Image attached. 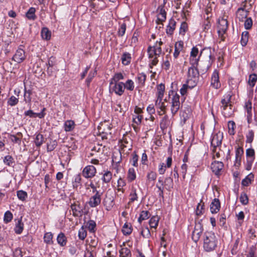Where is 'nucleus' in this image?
Wrapping results in <instances>:
<instances>
[{
  "label": "nucleus",
  "instance_id": "f03ea898",
  "mask_svg": "<svg viewBox=\"0 0 257 257\" xmlns=\"http://www.w3.org/2000/svg\"><path fill=\"white\" fill-rule=\"evenodd\" d=\"M231 95L230 94H226L223 96L221 100V107L223 108L222 112L225 117H230L233 113L231 104Z\"/></svg>",
  "mask_w": 257,
  "mask_h": 257
},
{
  "label": "nucleus",
  "instance_id": "6e6d98bb",
  "mask_svg": "<svg viewBox=\"0 0 257 257\" xmlns=\"http://www.w3.org/2000/svg\"><path fill=\"white\" fill-rule=\"evenodd\" d=\"M13 217V215L12 212L10 211H7L4 214V221L6 223H9L12 220Z\"/></svg>",
  "mask_w": 257,
  "mask_h": 257
},
{
  "label": "nucleus",
  "instance_id": "4d7b16f0",
  "mask_svg": "<svg viewBox=\"0 0 257 257\" xmlns=\"http://www.w3.org/2000/svg\"><path fill=\"white\" fill-rule=\"evenodd\" d=\"M126 26L125 23H123L120 25V27L117 32V34L119 37H121L124 35L126 31Z\"/></svg>",
  "mask_w": 257,
  "mask_h": 257
},
{
  "label": "nucleus",
  "instance_id": "4c0bfd02",
  "mask_svg": "<svg viewBox=\"0 0 257 257\" xmlns=\"http://www.w3.org/2000/svg\"><path fill=\"white\" fill-rule=\"evenodd\" d=\"M120 257H132V253L130 249L127 247H122L119 251Z\"/></svg>",
  "mask_w": 257,
  "mask_h": 257
},
{
  "label": "nucleus",
  "instance_id": "1a4fd4ad",
  "mask_svg": "<svg viewBox=\"0 0 257 257\" xmlns=\"http://www.w3.org/2000/svg\"><path fill=\"white\" fill-rule=\"evenodd\" d=\"M203 231V227L200 222L195 223L194 230L192 234V238L194 241L197 242L200 238Z\"/></svg>",
  "mask_w": 257,
  "mask_h": 257
},
{
  "label": "nucleus",
  "instance_id": "69168bd1",
  "mask_svg": "<svg viewBox=\"0 0 257 257\" xmlns=\"http://www.w3.org/2000/svg\"><path fill=\"white\" fill-rule=\"evenodd\" d=\"M17 194L18 198L22 201L25 200L28 196L27 192L23 190L18 191Z\"/></svg>",
  "mask_w": 257,
  "mask_h": 257
},
{
  "label": "nucleus",
  "instance_id": "a878e982",
  "mask_svg": "<svg viewBox=\"0 0 257 257\" xmlns=\"http://www.w3.org/2000/svg\"><path fill=\"white\" fill-rule=\"evenodd\" d=\"M121 62L124 65H128L131 63L132 57L130 53L128 52H124L121 56Z\"/></svg>",
  "mask_w": 257,
  "mask_h": 257
},
{
  "label": "nucleus",
  "instance_id": "473e14b6",
  "mask_svg": "<svg viewBox=\"0 0 257 257\" xmlns=\"http://www.w3.org/2000/svg\"><path fill=\"white\" fill-rule=\"evenodd\" d=\"M112 179V173L108 170L104 171L102 180L103 182L105 183H109Z\"/></svg>",
  "mask_w": 257,
  "mask_h": 257
},
{
  "label": "nucleus",
  "instance_id": "aec40b11",
  "mask_svg": "<svg viewBox=\"0 0 257 257\" xmlns=\"http://www.w3.org/2000/svg\"><path fill=\"white\" fill-rule=\"evenodd\" d=\"M220 209V203L218 199L215 198L210 205V209L212 213H217Z\"/></svg>",
  "mask_w": 257,
  "mask_h": 257
},
{
  "label": "nucleus",
  "instance_id": "bf43d9fd",
  "mask_svg": "<svg viewBox=\"0 0 257 257\" xmlns=\"http://www.w3.org/2000/svg\"><path fill=\"white\" fill-rule=\"evenodd\" d=\"M19 102V99L15 96H12L8 100V104L11 106L17 105Z\"/></svg>",
  "mask_w": 257,
  "mask_h": 257
},
{
  "label": "nucleus",
  "instance_id": "6e6552de",
  "mask_svg": "<svg viewBox=\"0 0 257 257\" xmlns=\"http://www.w3.org/2000/svg\"><path fill=\"white\" fill-rule=\"evenodd\" d=\"M223 139V133L218 132L217 133L212 135V138L211 141V145L213 148V151H216V148L221 145L222 141Z\"/></svg>",
  "mask_w": 257,
  "mask_h": 257
},
{
  "label": "nucleus",
  "instance_id": "338daca9",
  "mask_svg": "<svg viewBox=\"0 0 257 257\" xmlns=\"http://www.w3.org/2000/svg\"><path fill=\"white\" fill-rule=\"evenodd\" d=\"M228 133L230 135L234 134V128L235 127V124L233 121H229L228 122Z\"/></svg>",
  "mask_w": 257,
  "mask_h": 257
},
{
  "label": "nucleus",
  "instance_id": "49530a36",
  "mask_svg": "<svg viewBox=\"0 0 257 257\" xmlns=\"http://www.w3.org/2000/svg\"><path fill=\"white\" fill-rule=\"evenodd\" d=\"M44 138L42 135L38 134L36 136L35 144L37 147H40L43 143Z\"/></svg>",
  "mask_w": 257,
  "mask_h": 257
},
{
  "label": "nucleus",
  "instance_id": "ea45409f",
  "mask_svg": "<svg viewBox=\"0 0 257 257\" xmlns=\"http://www.w3.org/2000/svg\"><path fill=\"white\" fill-rule=\"evenodd\" d=\"M24 229V223L22 220H19L15 227V231L18 234H21Z\"/></svg>",
  "mask_w": 257,
  "mask_h": 257
},
{
  "label": "nucleus",
  "instance_id": "9b49d317",
  "mask_svg": "<svg viewBox=\"0 0 257 257\" xmlns=\"http://www.w3.org/2000/svg\"><path fill=\"white\" fill-rule=\"evenodd\" d=\"M102 194V193L97 192L90 198L88 204L90 207H96L100 204Z\"/></svg>",
  "mask_w": 257,
  "mask_h": 257
},
{
  "label": "nucleus",
  "instance_id": "680f3d73",
  "mask_svg": "<svg viewBox=\"0 0 257 257\" xmlns=\"http://www.w3.org/2000/svg\"><path fill=\"white\" fill-rule=\"evenodd\" d=\"M122 231L124 235H129L132 233V229L131 226L125 223L123 226Z\"/></svg>",
  "mask_w": 257,
  "mask_h": 257
},
{
  "label": "nucleus",
  "instance_id": "393cba45",
  "mask_svg": "<svg viewBox=\"0 0 257 257\" xmlns=\"http://www.w3.org/2000/svg\"><path fill=\"white\" fill-rule=\"evenodd\" d=\"M71 209L73 212V215L74 216H78L81 214L82 209L80 207V203L77 204L76 202H74L70 206Z\"/></svg>",
  "mask_w": 257,
  "mask_h": 257
},
{
  "label": "nucleus",
  "instance_id": "f257e3e1",
  "mask_svg": "<svg viewBox=\"0 0 257 257\" xmlns=\"http://www.w3.org/2000/svg\"><path fill=\"white\" fill-rule=\"evenodd\" d=\"M203 248L206 251H211L215 249L218 239L212 231H205L203 235Z\"/></svg>",
  "mask_w": 257,
  "mask_h": 257
},
{
  "label": "nucleus",
  "instance_id": "bb28decb",
  "mask_svg": "<svg viewBox=\"0 0 257 257\" xmlns=\"http://www.w3.org/2000/svg\"><path fill=\"white\" fill-rule=\"evenodd\" d=\"M23 137V135L21 133L19 132L16 135H11L10 137L11 141L18 145H21V140Z\"/></svg>",
  "mask_w": 257,
  "mask_h": 257
},
{
  "label": "nucleus",
  "instance_id": "a18cd8bd",
  "mask_svg": "<svg viewBox=\"0 0 257 257\" xmlns=\"http://www.w3.org/2000/svg\"><path fill=\"white\" fill-rule=\"evenodd\" d=\"M159 218L157 216H154L151 218L149 220V224L151 228H157L159 222Z\"/></svg>",
  "mask_w": 257,
  "mask_h": 257
},
{
  "label": "nucleus",
  "instance_id": "20e7f679",
  "mask_svg": "<svg viewBox=\"0 0 257 257\" xmlns=\"http://www.w3.org/2000/svg\"><path fill=\"white\" fill-rule=\"evenodd\" d=\"M204 52L209 57V64L211 65L213 62L215 60V57L212 54L211 49L210 48H205L201 51L198 57H190V64L191 65V67L197 68L200 57Z\"/></svg>",
  "mask_w": 257,
  "mask_h": 257
},
{
  "label": "nucleus",
  "instance_id": "4468645a",
  "mask_svg": "<svg viewBox=\"0 0 257 257\" xmlns=\"http://www.w3.org/2000/svg\"><path fill=\"white\" fill-rule=\"evenodd\" d=\"M26 58V55L25 51L22 48H19L12 59L15 62L20 63L22 62Z\"/></svg>",
  "mask_w": 257,
  "mask_h": 257
},
{
  "label": "nucleus",
  "instance_id": "c9c22d12",
  "mask_svg": "<svg viewBox=\"0 0 257 257\" xmlns=\"http://www.w3.org/2000/svg\"><path fill=\"white\" fill-rule=\"evenodd\" d=\"M164 185L167 190L170 191L174 186L173 179L171 177L166 178L164 180Z\"/></svg>",
  "mask_w": 257,
  "mask_h": 257
},
{
  "label": "nucleus",
  "instance_id": "412c9836",
  "mask_svg": "<svg viewBox=\"0 0 257 257\" xmlns=\"http://www.w3.org/2000/svg\"><path fill=\"white\" fill-rule=\"evenodd\" d=\"M244 108L246 112L247 122L250 123L252 119V104L250 100H248L245 103Z\"/></svg>",
  "mask_w": 257,
  "mask_h": 257
},
{
  "label": "nucleus",
  "instance_id": "7c9ffc66",
  "mask_svg": "<svg viewBox=\"0 0 257 257\" xmlns=\"http://www.w3.org/2000/svg\"><path fill=\"white\" fill-rule=\"evenodd\" d=\"M75 125V122L73 120H67L64 123V130L66 132H70L74 128Z\"/></svg>",
  "mask_w": 257,
  "mask_h": 257
},
{
  "label": "nucleus",
  "instance_id": "c85d7f7f",
  "mask_svg": "<svg viewBox=\"0 0 257 257\" xmlns=\"http://www.w3.org/2000/svg\"><path fill=\"white\" fill-rule=\"evenodd\" d=\"M36 9L35 8H30L28 12L26 13V17L29 20H35L36 19L37 17L35 15Z\"/></svg>",
  "mask_w": 257,
  "mask_h": 257
},
{
  "label": "nucleus",
  "instance_id": "a19ab883",
  "mask_svg": "<svg viewBox=\"0 0 257 257\" xmlns=\"http://www.w3.org/2000/svg\"><path fill=\"white\" fill-rule=\"evenodd\" d=\"M127 178L129 182H132L136 178L135 170L134 168H130L127 175Z\"/></svg>",
  "mask_w": 257,
  "mask_h": 257
},
{
  "label": "nucleus",
  "instance_id": "3c124183",
  "mask_svg": "<svg viewBox=\"0 0 257 257\" xmlns=\"http://www.w3.org/2000/svg\"><path fill=\"white\" fill-rule=\"evenodd\" d=\"M32 94V91L31 89L27 90L25 89L24 100L26 102L30 103L31 101V95Z\"/></svg>",
  "mask_w": 257,
  "mask_h": 257
},
{
  "label": "nucleus",
  "instance_id": "9d476101",
  "mask_svg": "<svg viewBox=\"0 0 257 257\" xmlns=\"http://www.w3.org/2000/svg\"><path fill=\"white\" fill-rule=\"evenodd\" d=\"M110 91L114 92L118 96L122 95L124 91V83L119 82L118 83H112L110 85L109 84Z\"/></svg>",
  "mask_w": 257,
  "mask_h": 257
},
{
  "label": "nucleus",
  "instance_id": "4be33fe9",
  "mask_svg": "<svg viewBox=\"0 0 257 257\" xmlns=\"http://www.w3.org/2000/svg\"><path fill=\"white\" fill-rule=\"evenodd\" d=\"M211 85L215 89H217L220 86L218 73L216 71H215L212 74Z\"/></svg>",
  "mask_w": 257,
  "mask_h": 257
},
{
  "label": "nucleus",
  "instance_id": "603ef678",
  "mask_svg": "<svg viewBox=\"0 0 257 257\" xmlns=\"http://www.w3.org/2000/svg\"><path fill=\"white\" fill-rule=\"evenodd\" d=\"M257 80V75L255 74H250L248 81V84L251 87H253Z\"/></svg>",
  "mask_w": 257,
  "mask_h": 257
},
{
  "label": "nucleus",
  "instance_id": "c756f323",
  "mask_svg": "<svg viewBox=\"0 0 257 257\" xmlns=\"http://www.w3.org/2000/svg\"><path fill=\"white\" fill-rule=\"evenodd\" d=\"M163 99H157L155 102L156 108L163 111V113L166 112L167 105L162 101Z\"/></svg>",
  "mask_w": 257,
  "mask_h": 257
},
{
  "label": "nucleus",
  "instance_id": "7ed1b4c3",
  "mask_svg": "<svg viewBox=\"0 0 257 257\" xmlns=\"http://www.w3.org/2000/svg\"><path fill=\"white\" fill-rule=\"evenodd\" d=\"M199 73L197 68L189 67L188 70V78L187 83L190 88L195 87L199 79Z\"/></svg>",
  "mask_w": 257,
  "mask_h": 257
},
{
  "label": "nucleus",
  "instance_id": "e2e57ef3",
  "mask_svg": "<svg viewBox=\"0 0 257 257\" xmlns=\"http://www.w3.org/2000/svg\"><path fill=\"white\" fill-rule=\"evenodd\" d=\"M187 30V24L185 22H182L180 27L179 34L184 36Z\"/></svg>",
  "mask_w": 257,
  "mask_h": 257
},
{
  "label": "nucleus",
  "instance_id": "0eeeda50",
  "mask_svg": "<svg viewBox=\"0 0 257 257\" xmlns=\"http://www.w3.org/2000/svg\"><path fill=\"white\" fill-rule=\"evenodd\" d=\"M163 44L162 41L159 42H157L155 46H153V49L155 51V57L151 60L150 63V67L152 68L154 66H156L158 63V57L162 53L161 45ZM154 53V52H153Z\"/></svg>",
  "mask_w": 257,
  "mask_h": 257
},
{
  "label": "nucleus",
  "instance_id": "5fc2aeb1",
  "mask_svg": "<svg viewBox=\"0 0 257 257\" xmlns=\"http://www.w3.org/2000/svg\"><path fill=\"white\" fill-rule=\"evenodd\" d=\"M87 227L91 232H94L95 231V228L96 227V223L92 220H90L87 223Z\"/></svg>",
  "mask_w": 257,
  "mask_h": 257
},
{
  "label": "nucleus",
  "instance_id": "dca6fc26",
  "mask_svg": "<svg viewBox=\"0 0 257 257\" xmlns=\"http://www.w3.org/2000/svg\"><path fill=\"white\" fill-rule=\"evenodd\" d=\"M45 110L46 108L44 107L40 113H36L34 112L33 110L30 109L25 111L24 112V115L25 116H28L31 118H35L38 117L40 118H42L44 117L46 115V113H45Z\"/></svg>",
  "mask_w": 257,
  "mask_h": 257
},
{
  "label": "nucleus",
  "instance_id": "39448f33",
  "mask_svg": "<svg viewBox=\"0 0 257 257\" xmlns=\"http://www.w3.org/2000/svg\"><path fill=\"white\" fill-rule=\"evenodd\" d=\"M169 95L170 96H172L171 102V111L172 116H174L177 113L180 107V96L173 90L170 91Z\"/></svg>",
  "mask_w": 257,
  "mask_h": 257
},
{
  "label": "nucleus",
  "instance_id": "09e8293b",
  "mask_svg": "<svg viewBox=\"0 0 257 257\" xmlns=\"http://www.w3.org/2000/svg\"><path fill=\"white\" fill-rule=\"evenodd\" d=\"M4 163L9 166H13L15 162L14 158L11 156L7 155L4 158Z\"/></svg>",
  "mask_w": 257,
  "mask_h": 257
},
{
  "label": "nucleus",
  "instance_id": "cd10ccee",
  "mask_svg": "<svg viewBox=\"0 0 257 257\" xmlns=\"http://www.w3.org/2000/svg\"><path fill=\"white\" fill-rule=\"evenodd\" d=\"M67 237L64 233L60 232L57 236V241L61 246H64L67 243Z\"/></svg>",
  "mask_w": 257,
  "mask_h": 257
},
{
  "label": "nucleus",
  "instance_id": "72a5a7b5",
  "mask_svg": "<svg viewBox=\"0 0 257 257\" xmlns=\"http://www.w3.org/2000/svg\"><path fill=\"white\" fill-rule=\"evenodd\" d=\"M41 36L44 40H50L51 36V31L46 27L43 28L41 30Z\"/></svg>",
  "mask_w": 257,
  "mask_h": 257
},
{
  "label": "nucleus",
  "instance_id": "c03bdc74",
  "mask_svg": "<svg viewBox=\"0 0 257 257\" xmlns=\"http://www.w3.org/2000/svg\"><path fill=\"white\" fill-rule=\"evenodd\" d=\"M53 234L51 232H47L44 236V241L48 244H52L53 243L52 240Z\"/></svg>",
  "mask_w": 257,
  "mask_h": 257
},
{
  "label": "nucleus",
  "instance_id": "f8f14e48",
  "mask_svg": "<svg viewBox=\"0 0 257 257\" xmlns=\"http://www.w3.org/2000/svg\"><path fill=\"white\" fill-rule=\"evenodd\" d=\"M96 173V169L93 165H88L83 169L82 174L85 178H92Z\"/></svg>",
  "mask_w": 257,
  "mask_h": 257
},
{
  "label": "nucleus",
  "instance_id": "8fccbe9b",
  "mask_svg": "<svg viewBox=\"0 0 257 257\" xmlns=\"http://www.w3.org/2000/svg\"><path fill=\"white\" fill-rule=\"evenodd\" d=\"M134 83L131 80L128 79L125 83H124V88L130 91H133L134 89Z\"/></svg>",
  "mask_w": 257,
  "mask_h": 257
},
{
  "label": "nucleus",
  "instance_id": "b1692460",
  "mask_svg": "<svg viewBox=\"0 0 257 257\" xmlns=\"http://www.w3.org/2000/svg\"><path fill=\"white\" fill-rule=\"evenodd\" d=\"M81 177L80 174L74 176L72 181V186L74 189L77 190L78 188H80L81 184Z\"/></svg>",
  "mask_w": 257,
  "mask_h": 257
},
{
  "label": "nucleus",
  "instance_id": "37998d69",
  "mask_svg": "<svg viewBox=\"0 0 257 257\" xmlns=\"http://www.w3.org/2000/svg\"><path fill=\"white\" fill-rule=\"evenodd\" d=\"M249 33L247 31H244L242 33L240 43L242 46H245L248 40Z\"/></svg>",
  "mask_w": 257,
  "mask_h": 257
},
{
  "label": "nucleus",
  "instance_id": "864d4df0",
  "mask_svg": "<svg viewBox=\"0 0 257 257\" xmlns=\"http://www.w3.org/2000/svg\"><path fill=\"white\" fill-rule=\"evenodd\" d=\"M246 155L247 157L250 158V163L251 164L254 159L255 152L253 149H247L246 151Z\"/></svg>",
  "mask_w": 257,
  "mask_h": 257
},
{
  "label": "nucleus",
  "instance_id": "f704fd0d",
  "mask_svg": "<svg viewBox=\"0 0 257 257\" xmlns=\"http://www.w3.org/2000/svg\"><path fill=\"white\" fill-rule=\"evenodd\" d=\"M124 79V76L121 73H115L113 77L110 80V85L112 83H118L119 81Z\"/></svg>",
  "mask_w": 257,
  "mask_h": 257
},
{
  "label": "nucleus",
  "instance_id": "6ab92c4d",
  "mask_svg": "<svg viewBox=\"0 0 257 257\" xmlns=\"http://www.w3.org/2000/svg\"><path fill=\"white\" fill-rule=\"evenodd\" d=\"M249 14V11L245 10L244 8H240L238 9L236 12L237 19L240 22H243L244 20L247 18Z\"/></svg>",
  "mask_w": 257,
  "mask_h": 257
},
{
  "label": "nucleus",
  "instance_id": "e433bc0d",
  "mask_svg": "<svg viewBox=\"0 0 257 257\" xmlns=\"http://www.w3.org/2000/svg\"><path fill=\"white\" fill-rule=\"evenodd\" d=\"M254 175L252 173L248 174L246 177L243 179L241 182V184L243 186H247L253 180Z\"/></svg>",
  "mask_w": 257,
  "mask_h": 257
},
{
  "label": "nucleus",
  "instance_id": "423d86ee",
  "mask_svg": "<svg viewBox=\"0 0 257 257\" xmlns=\"http://www.w3.org/2000/svg\"><path fill=\"white\" fill-rule=\"evenodd\" d=\"M228 22L226 19L221 18L218 19L217 32L221 41H224L225 38L224 35L228 29Z\"/></svg>",
  "mask_w": 257,
  "mask_h": 257
},
{
  "label": "nucleus",
  "instance_id": "0e129e2a",
  "mask_svg": "<svg viewBox=\"0 0 257 257\" xmlns=\"http://www.w3.org/2000/svg\"><path fill=\"white\" fill-rule=\"evenodd\" d=\"M157 173L153 171H149L147 175L149 181H155L157 178Z\"/></svg>",
  "mask_w": 257,
  "mask_h": 257
},
{
  "label": "nucleus",
  "instance_id": "13d9d810",
  "mask_svg": "<svg viewBox=\"0 0 257 257\" xmlns=\"http://www.w3.org/2000/svg\"><path fill=\"white\" fill-rule=\"evenodd\" d=\"M138 159H139V156L138 155L134 152L132 154V157L130 160V162L132 163V165L134 167H138Z\"/></svg>",
  "mask_w": 257,
  "mask_h": 257
},
{
  "label": "nucleus",
  "instance_id": "2eb2a0df",
  "mask_svg": "<svg viewBox=\"0 0 257 257\" xmlns=\"http://www.w3.org/2000/svg\"><path fill=\"white\" fill-rule=\"evenodd\" d=\"M243 149L239 146H237L235 147V159L234 162V165L238 166L240 165L242 156L243 155Z\"/></svg>",
  "mask_w": 257,
  "mask_h": 257
},
{
  "label": "nucleus",
  "instance_id": "de8ad7c7",
  "mask_svg": "<svg viewBox=\"0 0 257 257\" xmlns=\"http://www.w3.org/2000/svg\"><path fill=\"white\" fill-rule=\"evenodd\" d=\"M169 124V117L168 115H165L164 116L160 122V126L162 128H166Z\"/></svg>",
  "mask_w": 257,
  "mask_h": 257
},
{
  "label": "nucleus",
  "instance_id": "a211bd4d",
  "mask_svg": "<svg viewBox=\"0 0 257 257\" xmlns=\"http://www.w3.org/2000/svg\"><path fill=\"white\" fill-rule=\"evenodd\" d=\"M103 204L107 210H110L114 205L113 197L106 194Z\"/></svg>",
  "mask_w": 257,
  "mask_h": 257
},
{
  "label": "nucleus",
  "instance_id": "ddd939ff",
  "mask_svg": "<svg viewBox=\"0 0 257 257\" xmlns=\"http://www.w3.org/2000/svg\"><path fill=\"white\" fill-rule=\"evenodd\" d=\"M157 12L158 13V15L156 23L158 24H162V23L165 21L166 19V12L164 9V6H160L157 9Z\"/></svg>",
  "mask_w": 257,
  "mask_h": 257
},
{
  "label": "nucleus",
  "instance_id": "774afa93",
  "mask_svg": "<svg viewBox=\"0 0 257 257\" xmlns=\"http://www.w3.org/2000/svg\"><path fill=\"white\" fill-rule=\"evenodd\" d=\"M244 26L246 30H249L251 28L252 26V21L251 18H247L244 20Z\"/></svg>",
  "mask_w": 257,
  "mask_h": 257
},
{
  "label": "nucleus",
  "instance_id": "052dcab7",
  "mask_svg": "<svg viewBox=\"0 0 257 257\" xmlns=\"http://www.w3.org/2000/svg\"><path fill=\"white\" fill-rule=\"evenodd\" d=\"M57 145V143L56 141H51L47 144V149L48 152H51L53 151Z\"/></svg>",
  "mask_w": 257,
  "mask_h": 257
},
{
  "label": "nucleus",
  "instance_id": "f3484780",
  "mask_svg": "<svg viewBox=\"0 0 257 257\" xmlns=\"http://www.w3.org/2000/svg\"><path fill=\"white\" fill-rule=\"evenodd\" d=\"M223 164L221 162L214 161L211 165V168L213 173L216 175L220 174V171L223 168Z\"/></svg>",
  "mask_w": 257,
  "mask_h": 257
},
{
  "label": "nucleus",
  "instance_id": "2f4dec72",
  "mask_svg": "<svg viewBox=\"0 0 257 257\" xmlns=\"http://www.w3.org/2000/svg\"><path fill=\"white\" fill-rule=\"evenodd\" d=\"M165 89V85L162 83L157 86V99H163Z\"/></svg>",
  "mask_w": 257,
  "mask_h": 257
},
{
  "label": "nucleus",
  "instance_id": "58836bf2",
  "mask_svg": "<svg viewBox=\"0 0 257 257\" xmlns=\"http://www.w3.org/2000/svg\"><path fill=\"white\" fill-rule=\"evenodd\" d=\"M146 75L144 73H139L137 76V80L140 86H143L144 85L146 80Z\"/></svg>",
  "mask_w": 257,
  "mask_h": 257
},
{
  "label": "nucleus",
  "instance_id": "79ce46f5",
  "mask_svg": "<svg viewBox=\"0 0 257 257\" xmlns=\"http://www.w3.org/2000/svg\"><path fill=\"white\" fill-rule=\"evenodd\" d=\"M150 214L148 211H142L140 215V216L138 218V222L140 223H141L142 221L146 220L150 217Z\"/></svg>",
  "mask_w": 257,
  "mask_h": 257
},
{
  "label": "nucleus",
  "instance_id": "5701e85b",
  "mask_svg": "<svg viewBox=\"0 0 257 257\" xmlns=\"http://www.w3.org/2000/svg\"><path fill=\"white\" fill-rule=\"evenodd\" d=\"M176 22L173 19H171L169 21V24L167 27L166 33L168 35H172L175 29Z\"/></svg>",
  "mask_w": 257,
  "mask_h": 257
}]
</instances>
